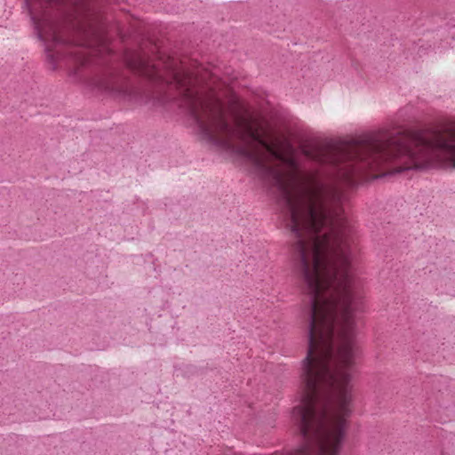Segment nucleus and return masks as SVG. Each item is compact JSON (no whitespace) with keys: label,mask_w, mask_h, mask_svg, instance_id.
I'll return each mask as SVG.
<instances>
[{"label":"nucleus","mask_w":455,"mask_h":455,"mask_svg":"<svg viewBox=\"0 0 455 455\" xmlns=\"http://www.w3.org/2000/svg\"><path fill=\"white\" fill-rule=\"evenodd\" d=\"M130 66L133 68H142V64L139 63V64H136V63H132L131 62L130 63Z\"/></svg>","instance_id":"obj_2"},{"label":"nucleus","mask_w":455,"mask_h":455,"mask_svg":"<svg viewBox=\"0 0 455 455\" xmlns=\"http://www.w3.org/2000/svg\"><path fill=\"white\" fill-rule=\"evenodd\" d=\"M173 80L179 87L185 88L187 90L191 79L184 73L176 72L173 76Z\"/></svg>","instance_id":"obj_1"}]
</instances>
